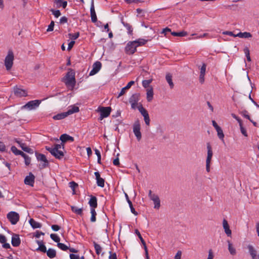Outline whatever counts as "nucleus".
<instances>
[{
	"instance_id": "obj_1",
	"label": "nucleus",
	"mask_w": 259,
	"mask_h": 259,
	"mask_svg": "<svg viewBox=\"0 0 259 259\" xmlns=\"http://www.w3.org/2000/svg\"><path fill=\"white\" fill-rule=\"evenodd\" d=\"M147 40L143 38H139L134 41H129L125 48V51L126 54L132 55L137 51V48L145 45Z\"/></svg>"
},
{
	"instance_id": "obj_2",
	"label": "nucleus",
	"mask_w": 259,
	"mask_h": 259,
	"mask_svg": "<svg viewBox=\"0 0 259 259\" xmlns=\"http://www.w3.org/2000/svg\"><path fill=\"white\" fill-rule=\"evenodd\" d=\"M75 74L74 70L69 68L65 76L62 79V81L64 82L66 86L71 87L72 90L74 88L76 83Z\"/></svg>"
},
{
	"instance_id": "obj_3",
	"label": "nucleus",
	"mask_w": 259,
	"mask_h": 259,
	"mask_svg": "<svg viewBox=\"0 0 259 259\" xmlns=\"http://www.w3.org/2000/svg\"><path fill=\"white\" fill-rule=\"evenodd\" d=\"M45 148L56 159H62L64 156V152L60 150L61 149L60 144H55L54 147L46 146Z\"/></svg>"
},
{
	"instance_id": "obj_4",
	"label": "nucleus",
	"mask_w": 259,
	"mask_h": 259,
	"mask_svg": "<svg viewBox=\"0 0 259 259\" xmlns=\"http://www.w3.org/2000/svg\"><path fill=\"white\" fill-rule=\"evenodd\" d=\"M207 157L206 159V170L207 172H209L210 170V164L211 158L213 155V152L212 147L209 143H207Z\"/></svg>"
},
{
	"instance_id": "obj_5",
	"label": "nucleus",
	"mask_w": 259,
	"mask_h": 259,
	"mask_svg": "<svg viewBox=\"0 0 259 259\" xmlns=\"http://www.w3.org/2000/svg\"><path fill=\"white\" fill-rule=\"evenodd\" d=\"M14 56L12 51H9L8 55L5 59V65L7 70H10L13 65Z\"/></svg>"
},
{
	"instance_id": "obj_6",
	"label": "nucleus",
	"mask_w": 259,
	"mask_h": 259,
	"mask_svg": "<svg viewBox=\"0 0 259 259\" xmlns=\"http://www.w3.org/2000/svg\"><path fill=\"white\" fill-rule=\"evenodd\" d=\"M141 125L139 120L135 121L133 124V132L136 137L137 140L140 141L142 138V135L140 131Z\"/></svg>"
},
{
	"instance_id": "obj_7",
	"label": "nucleus",
	"mask_w": 259,
	"mask_h": 259,
	"mask_svg": "<svg viewBox=\"0 0 259 259\" xmlns=\"http://www.w3.org/2000/svg\"><path fill=\"white\" fill-rule=\"evenodd\" d=\"M41 103V100H32L28 102H27L25 105H23L21 109H28L29 110H32L35 109V108L38 107L39 104Z\"/></svg>"
},
{
	"instance_id": "obj_8",
	"label": "nucleus",
	"mask_w": 259,
	"mask_h": 259,
	"mask_svg": "<svg viewBox=\"0 0 259 259\" xmlns=\"http://www.w3.org/2000/svg\"><path fill=\"white\" fill-rule=\"evenodd\" d=\"M98 111L100 113V119L102 120L110 115L111 108L110 107H100L98 108Z\"/></svg>"
},
{
	"instance_id": "obj_9",
	"label": "nucleus",
	"mask_w": 259,
	"mask_h": 259,
	"mask_svg": "<svg viewBox=\"0 0 259 259\" xmlns=\"http://www.w3.org/2000/svg\"><path fill=\"white\" fill-rule=\"evenodd\" d=\"M7 218L12 225H15L19 220V215L15 211H11L7 214Z\"/></svg>"
},
{
	"instance_id": "obj_10",
	"label": "nucleus",
	"mask_w": 259,
	"mask_h": 259,
	"mask_svg": "<svg viewBox=\"0 0 259 259\" xmlns=\"http://www.w3.org/2000/svg\"><path fill=\"white\" fill-rule=\"evenodd\" d=\"M35 156L38 161L44 162V163L41 165V168H45L49 165V161L44 154L35 152Z\"/></svg>"
},
{
	"instance_id": "obj_11",
	"label": "nucleus",
	"mask_w": 259,
	"mask_h": 259,
	"mask_svg": "<svg viewBox=\"0 0 259 259\" xmlns=\"http://www.w3.org/2000/svg\"><path fill=\"white\" fill-rule=\"evenodd\" d=\"M35 180V176L32 172H29V175L27 176L24 181L25 184L30 186H33Z\"/></svg>"
},
{
	"instance_id": "obj_12",
	"label": "nucleus",
	"mask_w": 259,
	"mask_h": 259,
	"mask_svg": "<svg viewBox=\"0 0 259 259\" xmlns=\"http://www.w3.org/2000/svg\"><path fill=\"white\" fill-rule=\"evenodd\" d=\"M102 67V64L99 61L95 62L93 65V69L90 71L89 75L92 76L97 73L101 69Z\"/></svg>"
},
{
	"instance_id": "obj_13",
	"label": "nucleus",
	"mask_w": 259,
	"mask_h": 259,
	"mask_svg": "<svg viewBox=\"0 0 259 259\" xmlns=\"http://www.w3.org/2000/svg\"><path fill=\"white\" fill-rule=\"evenodd\" d=\"M135 233L138 235L139 238L140 239V241L144 246V250L145 252L146 258L149 259L148 251V249H147L145 241L142 238L140 232L137 229L135 230Z\"/></svg>"
},
{
	"instance_id": "obj_14",
	"label": "nucleus",
	"mask_w": 259,
	"mask_h": 259,
	"mask_svg": "<svg viewBox=\"0 0 259 259\" xmlns=\"http://www.w3.org/2000/svg\"><path fill=\"white\" fill-rule=\"evenodd\" d=\"M14 95L17 97H26L27 96V92L23 89L15 87L14 88Z\"/></svg>"
},
{
	"instance_id": "obj_15",
	"label": "nucleus",
	"mask_w": 259,
	"mask_h": 259,
	"mask_svg": "<svg viewBox=\"0 0 259 259\" xmlns=\"http://www.w3.org/2000/svg\"><path fill=\"white\" fill-rule=\"evenodd\" d=\"M11 243L14 247H18L20 245L21 240L18 234H13L12 235Z\"/></svg>"
},
{
	"instance_id": "obj_16",
	"label": "nucleus",
	"mask_w": 259,
	"mask_h": 259,
	"mask_svg": "<svg viewBox=\"0 0 259 259\" xmlns=\"http://www.w3.org/2000/svg\"><path fill=\"white\" fill-rule=\"evenodd\" d=\"M90 12L92 21L94 23L96 22L97 21V17L95 10L94 0L91 1Z\"/></svg>"
},
{
	"instance_id": "obj_17",
	"label": "nucleus",
	"mask_w": 259,
	"mask_h": 259,
	"mask_svg": "<svg viewBox=\"0 0 259 259\" xmlns=\"http://www.w3.org/2000/svg\"><path fill=\"white\" fill-rule=\"evenodd\" d=\"M16 142L17 143H18L19 146H20V147L22 148V149L26 152H27L28 153H30V154H33V150L32 149L27 147L26 146V145L25 144V143H23L22 142H21V141L18 140H16Z\"/></svg>"
},
{
	"instance_id": "obj_18",
	"label": "nucleus",
	"mask_w": 259,
	"mask_h": 259,
	"mask_svg": "<svg viewBox=\"0 0 259 259\" xmlns=\"http://www.w3.org/2000/svg\"><path fill=\"white\" fill-rule=\"evenodd\" d=\"M94 174L96 177L98 186L102 188L104 187L105 185V180L104 179L101 178L99 172L96 171Z\"/></svg>"
},
{
	"instance_id": "obj_19",
	"label": "nucleus",
	"mask_w": 259,
	"mask_h": 259,
	"mask_svg": "<svg viewBox=\"0 0 259 259\" xmlns=\"http://www.w3.org/2000/svg\"><path fill=\"white\" fill-rule=\"evenodd\" d=\"M90 197L91 198L89 201V204L91 207V209H95L98 206L97 198H96V197L93 195H91Z\"/></svg>"
},
{
	"instance_id": "obj_20",
	"label": "nucleus",
	"mask_w": 259,
	"mask_h": 259,
	"mask_svg": "<svg viewBox=\"0 0 259 259\" xmlns=\"http://www.w3.org/2000/svg\"><path fill=\"white\" fill-rule=\"evenodd\" d=\"M121 23L122 24V25L126 28V29H127V33L128 35H132L133 33V28L132 27V26L127 23V22H125L123 21V18H122L121 19Z\"/></svg>"
},
{
	"instance_id": "obj_21",
	"label": "nucleus",
	"mask_w": 259,
	"mask_h": 259,
	"mask_svg": "<svg viewBox=\"0 0 259 259\" xmlns=\"http://www.w3.org/2000/svg\"><path fill=\"white\" fill-rule=\"evenodd\" d=\"M60 140L62 142V143H66L67 141H71L73 142L74 141V138L66 134H64L61 135L60 137Z\"/></svg>"
},
{
	"instance_id": "obj_22",
	"label": "nucleus",
	"mask_w": 259,
	"mask_h": 259,
	"mask_svg": "<svg viewBox=\"0 0 259 259\" xmlns=\"http://www.w3.org/2000/svg\"><path fill=\"white\" fill-rule=\"evenodd\" d=\"M223 225L225 233L228 236H231L232 231L230 229V227L228 223V222L225 219L223 220Z\"/></svg>"
},
{
	"instance_id": "obj_23",
	"label": "nucleus",
	"mask_w": 259,
	"mask_h": 259,
	"mask_svg": "<svg viewBox=\"0 0 259 259\" xmlns=\"http://www.w3.org/2000/svg\"><path fill=\"white\" fill-rule=\"evenodd\" d=\"M134 83H135L134 81L132 80V81H130L125 87L121 89L120 92L119 93V94L118 95L117 98H119L120 96L123 95L125 93V91L126 90L129 89L132 87V85L134 84Z\"/></svg>"
},
{
	"instance_id": "obj_24",
	"label": "nucleus",
	"mask_w": 259,
	"mask_h": 259,
	"mask_svg": "<svg viewBox=\"0 0 259 259\" xmlns=\"http://www.w3.org/2000/svg\"><path fill=\"white\" fill-rule=\"evenodd\" d=\"M152 200L154 203V208L158 209L160 207V200L157 195L154 196L152 198L150 199Z\"/></svg>"
},
{
	"instance_id": "obj_25",
	"label": "nucleus",
	"mask_w": 259,
	"mask_h": 259,
	"mask_svg": "<svg viewBox=\"0 0 259 259\" xmlns=\"http://www.w3.org/2000/svg\"><path fill=\"white\" fill-rule=\"evenodd\" d=\"M125 197L126 200L129 205L131 212L135 215H138V212L135 210V208H134L132 202L130 200L128 195L125 193Z\"/></svg>"
},
{
	"instance_id": "obj_26",
	"label": "nucleus",
	"mask_w": 259,
	"mask_h": 259,
	"mask_svg": "<svg viewBox=\"0 0 259 259\" xmlns=\"http://www.w3.org/2000/svg\"><path fill=\"white\" fill-rule=\"evenodd\" d=\"M29 224L33 229L40 228L41 227V224L33 219H30L29 221Z\"/></svg>"
},
{
	"instance_id": "obj_27",
	"label": "nucleus",
	"mask_w": 259,
	"mask_h": 259,
	"mask_svg": "<svg viewBox=\"0 0 259 259\" xmlns=\"http://www.w3.org/2000/svg\"><path fill=\"white\" fill-rule=\"evenodd\" d=\"M79 107L76 106H72L70 107V108L66 112L67 115L68 116L74 113L79 112Z\"/></svg>"
},
{
	"instance_id": "obj_28",
	"label": "nucleus",
	"mask_w": 259,
	"mask_h": 259,
	"mask_svg": "<svg viewBox=\"0 0 259 259\" xmlns=\"http://www.w3.org/2000/svg\"><path fill=\"white\" fill-rule=\"evenodd\" d=\"M235 36L239 37L240 38H249L252 37V35L250 32H239L235 35Z\"/></svg>"
},
{
	"instance_id": "obj_29",
	"label": "nucleus",
	"mask_w": 259,
	"mask_h": 259,
	"mask_svg": "<svg viewBox=\"0 0 259 259\" xmlns=\"http://www.w3.org/2000/svg\"><path fill=\"white\" fill-rule=\"evenodd\" d=\"M165 78L170 89H172L174 87V84L172 80V75L169 73H168L166 75Z\"/></svg>"
},
{
	"instance_id": "obj_30",
	"label": "nucleus",
	"mask_w": 259,
	"mask_h": 259,
	"mask_svg": "<svg viewBox=\"0 0 259 259\" xmlns=\"http://www.w3.org/2000/svg\"><path fill=\"white\" fill-rule=\"evenodd\" d=\"M47 256L50 258L55 257L56 255V251L55 249L52 248H49L46 251Z\"/></svg>"
},
{
	"instance_id": "obj_31",
	"label": "nucleus",
	"mask_w": 259,
	"mask_h": 259,
	"mask_svg": "<svg viewBox=\"0 0 259 259\" xmlns=\"http://www.w3.org/2000/svg\"><path fill=\"white\" fill-rule=\"evenodd\" d=\"M140 94L138 93H136L133 94L129 99V102H134L138 103V102L139 100Z\"/></svg>"
},
{
	"instance_id": "obj_32",
	"label": "nucleus",
	"mask_w": 259,
	"mask_h": 259,
	"mask_svg": "<svg viewBox=\"0 0 259 259\" xmlns=\"http://www.w3.org/2000/svg\"><path fill=\"white\" fill-rule=\"evenodd\" d=\"M68 115H67L66 112H63L61 113L57 114L56 115H54L53 117V118L54 120H61L62 119H64V118L66 117Z\"/></svg>"
},
{
	"instance_id": "obj_33",
	"label": "nucleus",
	"mask_w": 259,
	"mask_h": 259,
	"mask_svg": "<svg viewBox=\"0 0 259 259\" xmlns=\"http://www.w3.org/2000/svg\"><path fill=\"white\" fill-rule=\"evenodd\" d=\"M153 98V91L152 88L147 90V99L148 102L152 101Z\"/></svg>"
},
{
	"instance_id": "obj_34",
	"label": "nucleus",
	"mask_w": 259,
	"mask_h": 259,
	"mask_svg": "<svg viewBox=\"0 0 259 259\" xmlns=\"http://www.w3.org/2000/svg\"><path fill=\"white\" fill-rule=\"evenodd\" d=\"M228 244V250L231 255H234L236 253L235 248L233 246L232 244L229 240L227 241Z\"/></svg>"
},
{
	"instance_id": "obj_35",
	"label": "nucleus",
	"mask_w": 259,
	"mask_h": 259,
	"mask_svg": "<svg viewBox=\"0 0 259 259\" xmlns=\"http://www.w3.org/2000/svg\"><path fill=\"white\" fill-rule=\"evenodd\" d=\"M71 210L76 214H78L79 215H82L83 214L82 208H79L76 206H72L71 207Z\"/></svg>"
},
{
	"instance_id": "obj_36",
	"label": "nucleus",
	"mask_w": 259,
	"mask_h": 259,
	"mask_svg": "<svg viewBox=\"0 0 259 259\" xmlns=\"http://www.w3.org/2000/svg\"><path fill=\"white\" fill-rule=\"evenodd\" d=\"M247 248L250 256L257 255V251L252 245H249Z\"/></svg>"
},
{
	"instance_id": "obj_37",
	"label": "nucleus",
	"mask_w": 259,
	"mask_h": 259,
	"mask_svg": "<svg viewBox=\"0 0 259 259\" xmlns=\"http://www.w3.org/2000/svg\"><path fill=\"white\" fill-rule=\"evenodd\" d=\"M138 110L143 117L149 115L148 111L142 106V105L138 107Z\"/></svg>"
},
{
	"instance_id": "obj_38",
	"label": "nucleus",
	"mask_w": 259,
	"mask_h": 259,
	"mask_svg": "<svg viewBox=\"0 0 259 259\" xmlns=\"http://www.w3.org/2000/svg\"><path fill=\"white\" fill-rule=\"evenodd\" d=\"M93 244H94V246L97 254H98V255L100 254L102 251V247H101V246L99 244H97L95 241L93 242Z\"/></svg>"
},
{
	"instance_id": "obj_39",
	"label": "nucleus",
	"mask_w": 259,
	"mask_h": 259,
	"mask_svg": "<svg viewBox=\"0 0 259 259\" xmlns=\"http://www.w3.org/2000/svg\"><path fill=\"white\" fill-rule=\"evenodd\" d=\"M217 132V135L219 137V138L223 141H224V134L223 133V131L221 127L218 128L216 130Z\"/></svg>"
},
{
	"instance_id": "obj_40",
	"label": "nucleus",
	"mask_w": 259,
	"mask_h": 259,
	"mask_svg": "<svg viewBox=\"0 0 259 259\" xmlns=\"http://www.w3.org/2000/svg\"><path fill=\"white\" fill-rule=\"evenodd\" d=\"M171 35L175 36H185L187 35V32L186 31H181V32H171Z\"/></svg>"
},
{
	"instance_id": "obj_41",
	"label": "nucleus",
	"mask_w": 259,
	"mask_h": 259,
	"mask_svg": "<svg viewBox=\"0 0 259 259\" xmlns=\"http://www.w3.org/2000/svg\"><path fill=\"white\" fill-rule=\"evenodd\" d=\"M91 221L92 222H95L96 221V216L97 215L96 211L95 210V209L92 208L91 209Z\"/></svg>"
},
{
	"instance_id": "obj_42",
	"label": "nucleus",
	"mask_w": 259,
	"mask_h": 259,
	"mask_svg": "<svg viewBox=\"0 0 259 259\" xmlns=\"http://www.w3.org/2000/svg\"><path fill=\"white\" fill-rule=\"evenodd\" d=\"M50 237L55 242H57V243H58V242H60V238L57 234H51L50 235Z\"/></svg>"
},
{
	"instance_id": "obj_43",
	"label": "nucleus",
	"mask_w": 259,
	"mask_h": 259,
	"mask_svg": "<svg viewBox=\"0 0 259 259\" xmlns=\"http://www.w3.org/2000/svg\"><path fill=\"white\" fill-rule=\"evenodd\" d=\"M57 246L63 251H66L68 249V247L62 243L58 242V243H57Z\"/></svg>"
},
{
	"instance_id": "obj_44",
	"label": "nucleus",
	"mask_w": 259,
	"mask_h": 259,
	"mask_svg": "<svg viewBox=\"0 0 259 259\" xmlns=\"http://www.w3.org/2000/svg\"><path fill=\"white\" fill-rule=\"evenodd\" d=\"M50 11L56 18H58L61 15V12L58 10H54L52 9L50 10Z\"/></svg>"
},
{
	"instance_id": "obj_45",
	"label": "nucleus",
	"mask_w": 259,
	"mask_h": 259,
	"mask_svg": "<svg viewBox=\"0 0 259 259\" xmlns=\"http://www.w3.org/2000/svg\"><path fill=\"white\" fill-rule=\"evenodd\" d=\"M151 81L152 80L151 79L144 80L142 81V85L145 88H148L149 84L151 83Z\"/></svg>"
},
{
	"instance_id": "obj_46",
	"label": "nucleus",
	"mask_w": 259,
	"mask_h": 259,
	"mask_svg": "<svg viewBox=\"0 0 259 259\" xmlns=\"http://www.w3.org/2000/svg\"><path fill=\"white\" fill-rule=\"evenodd\" d=\"M36 250H40L42 252H46L47 248L44 244H39V246L37 248Z\"/></svg>"
},
{
	"instance_id": "obj_47",
	"label": "nucleus",
	"mask_w": 259,
	"mask_h": 259,
	"mask_svg": "<svg viewBox=\"0 0 259 259\" xmlns=\"http://www.w3.org/2000/svg\"><path fill=\"white\" fill-rule=\"evenodd\" d=\"M11 149L12 152L16 155H19V152H21L20 150H18L17 148L14 146H12Z\"/></svg>"
},
{
	"instance_id": "obj_48",
	"label": "nucleus",
	"mask_w": 259,
	"mask_h": 259,
	"mask_svg": "<svg viewBox=\"0 0 259 259\" xmlns=\"http://www.w3.org/2000/svg\"><path fill=\"white\" fill-rule=\"evenodd\" d=\"M54 25H55L54 22L53 21H52L51 22L50 24H49V25L48 26V28L47 31L48 32L53 31L54 30Z\"/></svg>"
},
{
	"instance_id": "obj_49",
	"label": "nucleus",
	"mask_w": 259,
	"mask_h": 259,
	"mask_svg": "<svg viewBox=\"0 0 259 259\" xmlns=\"http://www.w3.org/2000/svg\"><path fill=\"white\" fill-rule=\"evenodd\" d=\"M240 113L245 118L248 119V120L250 119V118L249 115H248V111H246V110L241 111Z\"/></svg>"
},
{
	"instance_id": "obj_50",
	"label": "nucleus",
	"mask_w": 259,
	"mask_h": 259,
	"mask_svg": "<svg viewBox=\"0 0 259 259\" xmlns=\"http://www.w3.org/2000/svg\"><path fill=\"white\" fill-rule=\"evenodd\" d=\"M69 35L72 39L75 40L79 37V33L78 32L74 34L69 33Z\"/></svg>"
},
{
	"instance_id": "obj_51",
	"label": "nucleus",
	"mask_w": 259,
	"mask_h": 259,
	"mask_svg": "<svg viewBox=\"0 0 259 259\" xmlns=\"http://www.w3.org/2000/svg\"><path fill=\"white\" fill-rule=\"evenodd\" d=\"M78 186V185L75 182L72 181L69 183V187L74 191L75 189Z\"/></svg>"
},
{
	"instance_id": "obj_52",
	"label": "nucleus",
	"mask_w": 259,
	"mask_h": 259,
	"mask_svg": "<svg viewBox=\"0 0 259 259\" xmlns=\"http://www.w3.org/2000/svg\"><path fill=\"white\" fill-rule=\"evenodd\" d=\"M67 21H68V18L66 17H65V16H63V17H62L60 19L59 23L61 24H65V23H67Z\"/></svg>"
},
{
	"instance_id": "obj_53",
	"label": "nucleus",
	"mask_w": 259,
	"mask_h": 259,
	"mask_svg": "<svg viewBox=\"0 0 259 259\" xmlns=\"http://www.w3.org/2000/svg\"><path fill=\"white\" fill-rule=\"evenodd\" d=\"M110 255L109 256V259H117V255L116 253H112V251H109Z\"/></svg>"
},
{
	"instance_id": "obj_54",
	"label": "nucleus",
	"mask_w": 259,
	"mask_h": 259,
	"mask_svg": "<svg viewBox=\"0 0 259 259\" xmlns=\"http://www.w3.org/2000/svg\"><path fill=\"white\" fill-rule=\"evenodd\" d=\"M206 65L205 64H203L201 68H200V74H205V70H206Z\"/></svg>"
},
{
	"instance_id": "obj_55",
	"label": "nucleus",
	"mask_w": 259,
	"mask_h": 259,
	"mask_svg": "<svg viewBox=\"0 0 259 259\" xmlns=\"http://www.w3.org/2000/svg\"><path fill=\"white\" fill-rule=\"evenodd\" d=\"M24 160H25V164L26 165H29L30 164L31 158L30 157H29L28 155L26 157H25Z\"/></svg>"
},
{
	"instance_id": "obj_56",
	"label": "nucleus",
	"mask_w": 259,
	"mask_h": 259,
	"mask_svg": "<svg viewBox=\"0 0 259 259\" xmlns=\"http://www.w3.org/2000/svg\"><path fill=\"white\" fill-rule=\"evenodd\" d=\"M45 235L44 233L39 231H36L35 234L34 235V236L35 238H38L40 236V235Z\"/></svg>"
},
{
	"instance_id": "obj_57",
	"label": "nucleus",
	"mask_w": 259,
	"mask_h": 259,
	"mask_svg": "<svg viewBox=\"0 0 259 259\" xmlns=\"http://www.w3.org/2000/svg\"><path fill=\"white\" fill-rule=\"evenodd\" d=\"M144 121H145V124H146L147 125H149V124H150V118H149V115H148V116H145V117H144Z\"/></svg>"
},
{
	"instance_id": "obj_58",
	"label": "nucleus",
	"mask_w": 259,
	"mask_h": 259,
	"mask_svg": "<svg viewBox=\"0 0 259 259\" xmlns=\"http://www.w3.org/2000/svg\"><path fill=\"white\" fill-rule=\"evenodd\" d=\"M51 228L54 231H58L60 230V227L57 225H53L51 226Z\"/></svg>"
},
{
	"instance_id": "obj_59",
	"label": "nucleus",
	"mask_w": 259,
	"mask_h": 259,
	"mask_svg": "<svg viewBox=\"0 0 259 259\" xmlns=\"http://www.w3.org/2000/svg\"><path fill=\"white\" fill-rule=\"evenodd\" d=\"M7 239L6 237L2 234H0V242L3 244L5 243Z\"/></svg>"
},
{
	"instance_id": "obj_60",
	"label": "nucleus",
	"mask_w": 259,
	"mask_h": 259,
	"mask_svg": "<svg viewBox=\"0 0 259 259\" xmlns=\"http://www.w3.org/2000/svg\"><path fill=\"white\" fill-rule=\"evenodd\" d=\"M67 5V2L63 1L58 6H57L58 7H62L63 8H65Z\"/></svg>"
},
{
	"instance_id": "obj_61",
	"label": "nucleus",
	"mask_w": 259,
	"mask_h": 259,
	"mask_svg": "<svg viewBox=\"0 0 259 259\" xmlns=\"http://www.w3.org/2000/svg\"><path fill=\"white\" fill-rule=\"evenodd\" d=\"M240 131H241V133L244 136L247 137V134L246 131L245 129V128L243 126H241V127H240Z\"/></svg>"
},
{
	"instance_id": "obj_62",
	"label": "nucleus",
	"mask_w": 259,
	"mask_h": 259,
	"mask_svg": "<svg viewBox=\"0 0 259 259\" xmlns=\"http://www.w3.org/2000/svg\"><path fill=\"white\" fill-rule=\"evenodd\" d=\"M74 44H75V41H73V40L71 41L68 44L67 50L68 51L70 50L72 48V47H73V45H74Z\"/></svg>"
},
{
	"instance_id": "obj_63",
	"label": "nucleus",
	"mask_w": 259,
	"mask_h": 259,
	"mask_svg": "<svg viewBox=\"0 0 259 259\" xmlns=\"http://www.w3.org/2000/svg\"><path fill=\"white\" fill-rule=\"evenodd\" d=\"M70 259H80L78 255L73 253L70 254Z\"/></svg>"
},
{
	"instance_id": "obj_64",
	"label": "nucleus",
	"mask_w": 259,
	"mask_h": 259,
	"mask_svg": "<svg viewBox=\"0 0 259 259\" xmlns=\"http://www.w3.org/2000/svg\"><path fill=\"white\" fill-rule=\"evenodd\" d=\"M6 150V146L4 144V143L2 142H0V151L3 152Z\"/></svg>"
}]
</instances>
